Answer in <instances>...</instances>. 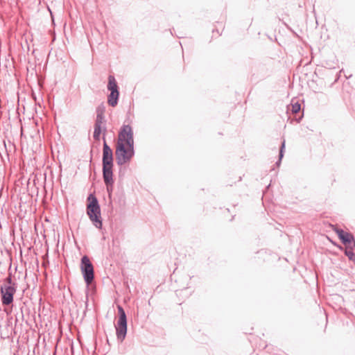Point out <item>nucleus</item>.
<instances>
[{
  "label": "nucleus",
  "instance_id": "11",
  "mask_svg": "<svg viewBox=\"0 0 355 355\" xmlns=\"http://www.w3.org/2000/svg\"><path fill=\"white\" fill-rule=\"evenodd\" d=\"M340 239L345 245L349 244L352 241H354L353 235L348 232H345V234L341 238H340Z\"/></svg>",
  "mask_w": 355,
  "mask_h": 355
},
{
  "label": "nucleus",
  "instance_id": "2",
  "mask_svg": "<svg viewBox=\"0 0 355 355\" xmlns=\"http://www.w3.org/2000/svg\"><path fill=\"white\" fill-rule=\"evenodd\" d=\"M115 154L117 164L122 166L129 162L133 157L135 154L134 146H126L124 143L118 142Z\"/></svg>",
  "mask_w": 355,
  "mask_h": 355
},
{
  "label": "nucleus",
  "instance_id": "1",
  "mask_svg": "<svg viewBox=\"0 0 355 355\" xmlns=\"http://www.w3.org/2000/svg\"><path fill=\"white\" fill-rule=\"evenodd\" d=\"M88 200L90 202L87 205V213L89 217V219L93 223L94 225L98 228L101 229L102 220H101V210L98 200L96 197L90 194L88 197Z\"/></svg>",
  "mask_w": 355,
  "mask_h": 355
},
{
  "label": "nucleus",
  "instance_id": "7",
  "mask_svg": "<svg viewBox=\"0 0 355 355\" xmlns=\"http://www.w3.org/2000/svg\"><path fill=\"white\" fill-rule=\"evenodd\" d=\"M107 89L110 92L107 97V103L110 106L115 107L118 103L119 92L116 80L112 76L108 77Z\"/></svg>",
  "mask_w": 355,
  "mask_h": 355
},
{
  "label": "nucleus",
  "instance_id": "12",
  "mask_svg": "<svg viewBox=\"0 0 355 355\" xmlns=\"http://www.w3.org/2000/svg\"><path fill=\"white\" fill-rule=\"evenodd\" d=\"M105 107L101 104L96 108V118L105 119Z\"/></svg>",
  "mask_w": 355,
  "mask_h": 355
},
{
  "label": "nucleus",
  "instance_id": "15",
  "mask_svg": "<svg viewBox=\"0 0 355 355\" xmlns=\"http://www.w3.org/2000/svg\"><path fill=\"white\" fill-rule=\"evenodd\" d=\"M300 110V105L297 103H295L294 104H292V112L293 113H297Z\"/></svg>",
  "mask_w": 355,
  "mask_h": 355
},
{
  "label": "nucleus",
  "instance_id": "8",
  "mask_svg": "<svg viewBox=\"0 0 355 355\" xmlns=\"http://www.w3.org/2000/svg\"><path fill=\"white\" fill-rule=\"evenodd\" d=\"M126 146H134L133 130L130 125H123L119 133V141Z\"/></svg>",
  "mask_w": 355,
  "mask_h": 355
},
{
  "label": "nucleus",
  "instance_id": "9",
  "mask_svg": "<svg viewBox=\"0 0 355 355\" xmlns=\"http://www.w3.org/2000/svg\"><path fill=\"white\" fill-rule=\"evenodd\" d=\"M105 130V119L96 118L94 124V139L98 140L101 132Z\"/></svg>",
  "mask_w": 355,
  "mask_h": 355
},
{
  "label": "nucleus",
  "instance_id": "6",
  "mask_svg": "<svg viewBox=\"0 0 355 355\" xmlns=\"http://www.w3.org/2000/svg\"><path fill=\"white\" fill-rule=\"evenodd\" d=\"M81 271L87 285H89L94 280V267L87 256H83L81 259Z\"/></svg>",
  "mask_w": 355,
  "mask_h": 355
},
{
  "label": "nucleus",
  "instance_id": "5",
  "mask_svg": "<svg viewBox=\"0 0 355 355\" xmlns=\"http://www.w3.org/2000/svg\"><path fill=\"white\" fill-rule=\"evenodd\" d=\"M119 312V320L116 326L117 338L123 341L127 334V318L125 311L121 306H117Z\"/></svg>",
  "mask_w": 355,
  "mask_h": 355
},
{
  "label": "nucleus",
  "instance_id": "14",
  "mask_svg": "<svg viewBox=\"0 0 355 355\" xmlns=\"http://www.w3.org/2000/svg\"><path fill=\"white\" fill-rule=\"evenodd\" d=\"M345 254L349 258V260L355 261V254L351 249H347L345 252Z\"/></svg>",
  "mask_w": 355,
  "mask_h": 355
},
{
  "label": "nucleus",
  "instance_id": "10",
  "mask_svg": "<svg viewBox=\"0 0 355 355\" xmlns=\"http://www.w3.org/2000/svg\"><path fill=\"white\" fill-rule=\"evenodd\" d=\"M103 177L104 182L107 187V191L109 195H110L113 190V184H114L113 173H110V175H109V177L107 179L105 176V175H103Z\"/></svg>",
  "mask_w": 355,
  "mask_h": 355
},
{
  "label": "nucleus",
  "instance_id": "16",
  "mask_svg": "<svg viewBox=\"0 0 355 355\" xmlns=\"http://www.w3.org/2000/svg\"><path fill=\"white\" fill-rule=\"evenodd\" d=\"M335 232L337 234V235L339 237V239L341 238L345 234V233L346 232L343 230L338 229V228L336 229Z\"/></svg>",
  "mask_w": 355,
  "mask_h": 355
},
{
  "label": "nucleus",
  "instance_id": "3",
  "mask_svg": "<svg viewBox=\"0 0 355 355\" xmlns=\"http://www.w3.org/2000/svg\"><path fill=\"white\" fill-rule=\"evenodd\" d=\"M15 291L16 288L12 284V279L9 276L1 287V302L3 305H9L12 302Z\"/></svg>",
  "mask_w": 355,
  "mask_h": 355
},
{
  "label": "nucleus",
  "instance_id": "13",
  "mask_svg": "<svg viewBox=\"0 0 355 355\" xmlns=\"http://www.w3.org/2000/svg\"><path fill=\"white\" fill-rule=\"evenodd\" d=\"M285 148V141H284L282 144L280 150H279V160L277 162V164L279 166L280 164L281 160L284 156V149Z\"/></svg>",
  "mask_w": 355,
  "mask_h": 355
},
{
  "label": "nucleus",
  "instance_id": "4",
  "mask_svg": "<svg viewBox=\"0 0 355 355\" xmlns=\"http://www.w3.org/2000/svg\"><path fill=\"white\" fill-rule=\"evenodd\" d=\"M103 175L107 178L109 177L110 173H112L113 167V155L112 150L104 141L103 148Z\"/></svg>",
  "mask_w": 355,
  "mask_h": 355
}]
</instances>
